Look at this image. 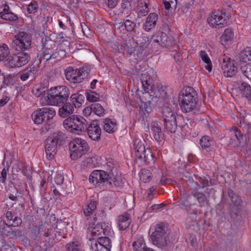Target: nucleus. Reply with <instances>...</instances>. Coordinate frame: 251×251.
Segmentation results:
<instances>
[{
	"label": "nucleus",
	"instance_id": "obj_3",
	"mask_svg": "<svg viewBox=\"0 0 251 251\" xmlns=\"http://www.w3.org/2000/svg\"><path fill=\"white\" fill-rule=\"evenodd\" d=\"M90 121L82 116L73 115L67 118L63 122L64 127L68 131L76 134H80L86 131L87 126Z\"/></svg>",
	"mask_w": 251,
	"mask_h": 251
},
{
	"label": "nucleus",
	"instance_id": "obj_24",
	"mask_svg": "<svg viewBox=\"0 0 251 251\" xmlns=\"http://www.w3.org/2000/svg\"><path fill=\"white\" fill-rule=\"evenodd\" d=\"M7 223L11 224L14 227H18L22 223L21 217H19L17 213L11 211H7L4 213Z\"/></svg>",
	"mask_w": 251,
	"mask_h": 251
},
{
	"label": "nucleus",
	"instance_id": "obj_16",
	"mask_svg": "<svg viewBox=\"0 0 251 251\" xmlns=\"http://www.w3.org/2000/svg\"><path fill=\"white\" fill-rule=\"evenodd\" d=\"M110 231L107 229H104L101 224L96 225L92 229L91 235L93 239L91 241V245L95 243H100L101 240L107 239L109 241V244L111 245V240L107 236L110 235Z\"/></svg>",
	"mask_w": 251,
	"mask_h": 251
},
{
	"label": "nucleus",
	"instance_id": "obj_54",
	"mask_svg": "<svg viewBox=\"0 0 251 251\" xmlns=\"http://www.w3.org/2000/svg\"><path fill=\"white\" fill-rule=\"evenodd\" d=\"M119 0H104V3L109 8H114L118 4Z\"/></svg>",
	"mask_w": 251,
	"mask_h": 251
},
{
	"label": "nucleus",
	"instance_id": "obj_36",
	"mask_svg": "<svg viewBox=\"0 0 251 251\" xmlns=\"http://www.w3.org/2000/svg\"><path fill=\"white\" fill-rule=\"evenodd\" d=\"M162 117L164 122L171 119H173L179 116L176 113L173 111L168 106H164L162 110Z\"/></svg>",
	"mask_w": 251,
	"mask_h": 251
},
{
	"label": "nucleus",
	"instance_id": "obj_23",
	"mask_svg": "<svg viewBox=\"0 0 251 251\" xmlns=\"http://www.w3.org/2000/svg\"><path fill=\"white\" fill-rule=\"evenodd\" d=\"M145 42V39H143L142 36L133 35L131 39L126 41L125 45L129 51L132 53L135 50V48L137 45H142Z\"/></svg>",
	"mask_w": 251,
	"mask_h": 251
},
{
	"label": "nucleus",
	"instance_id": "obj_58",
	"mask_svg": "<svg viewBox=\"0 0 251 251\" xmlns=\"http://www.w3.org/2000/svg\"><path fill=\"white\" fill-rule=\"evenodd\" d=\"M130 3L128 0H123L121 3V8L123 10H128L130 7Z\"/></svg>",
	"mask_w": 251,
	"mask_h": 251
},
{
	"label": "nucleus",
	"instance_id": "obj_52",
	"mask_svg": "<svg viewBox=\"0 0 251 251\" xmlns=\"http://www.w3.org/2000/svg\"><path fill=\"white\" fill-rule=\"evenodd\" d=\"M46 91L45 87L39 86H35L32 90L34 95L36 97H39L44 94Z\"/></svg>",
	"mask_w": 251,
	"mask_h": 251
},
{
	"label": "nucleus",
	"instance_id": "obj_51",
	"mask_svg": "<svg viewBox=\"0 0 251 251\" xmlns=\"http://www.w3.org/2000/svg\"><path fill=\"white\" fill-rule=\"evenodd\" d=\"M86 98L89 101L96 102L99 100V95L94 92L90 91L86 93Z\"/></svg>",
	"mask_w": 251,
	"mask_h": 251
},
{
	"label": "nucleus",
	"instance_id": "obj_42",
	"mask_svg": "<svg viewBox=\"0 0 251 251\" xmlns=\"http://www.w3.org/2000/svg\"><path fill=\"white\" fill-rule=\"evenodd\" d=\"M140 179L144 183L149 182L151 178V172L149 170L142 169L139 173Z\"/></svg>",
	"mask_w": 251,
	"mask_h": 251
},
{
	"label": "nucleus",
	"instance_id": "obj_25",
	"mask_svg": "<svg viewBox=\"0 0 251 251\" xmlns=\"http://www.w3.org/2000/svg\"><path fill=\"white\" fill-rule=\"evenodd\" d=\"M100 243H95L91 245L90 249L92 251H110L111 245L109 244V241L106 239L103 240H100Z\"/></svg>",
	"mask_w": 251,
	"mask_h": 251
},
{
	"label": "nucleus",
	"instance_id": "obj_27",
	"mask_svg": "<svg viewBox=\"0 0 251 251\" xmlns=\"http://www.w3.org/2000/svg\"><path fill=\"white\" fill-rule=\"evenodd\" d=\"M131 222L130 214L125 212L123 214L118 217V225L120 230H126L130 225Z\"/></svg>",
	"mask_w": 251,
	"mask_h": 251
},
{
	"label": "nucleus",
	"instance_id": "obj_61",
	"mask_svg": "<svg viewBox=\"0 0 251 251\" xmlns=\"http://www.w3.org/2000/svg\"><path fill=\"white\" fill-rule=\"evenodd\" d=\"M92 112H93V109L91 104L90 106H88L84 108L83 111V113L84 116L87 117L90 116Z\"/></svg>",
	"mask_w": 251,
	"mask_h": 251
},
{
	"label": "nucleus",
	"instance_id": "obj_18",
	"mask_svg": "<svg viewBox=\"0 0 251 251\" xmlns=\"http://www.w3.org/2000/svg\"><path fill=\"white\" fill-rule=\"evenodd\" d=\"M14 226L11 224H7L0 218V234L11 238L20 237L22 235L21 230L13 228Z\"/></svg>",
	"mask_w": 251,
	"mask_h": 251
},
{
	"label": "nucleus",
	"instance_id": "obj_43",
	"mask_svg": "<svg viewBox=\"0 0 251 251\" xmlns=\"http://www.w3.org/2000/svg\"><path fill=\"white\" fill-rule=\"evenodd\" d=\"M19 58V63L20 64V67L26 64L29 59V55L25 52H21L17 53Z\"/></svg>",
	"mask_w": 251,
	"mask_h": 251
},
{
	"label": "nucleus",
	"instance_id": "obj_56",
	"mask_svg": "<svg viewBox=\"0 0 251 251\" xmlns=\"http://www.w3.org/2000/svg\"><path fill=\"white\" fill-rule=\"evenodd\" d=\"M200 56L202 60L205 63H210L211 60L208 57L206 52L204 50H201L200 52Z\"/></svg>",
	"mask_w": 251,
	"mask_h": 251
},
{
	"label": "nucleus",
	"instance_id": "obj_20",
	"mask_svg": "<svg viewBox=\"0 0 251 251\" xmlns=\"http://www.w3.org/2000/svg\"><path fill=\"white\" fill-rule=\"evenodd\" d=\"M86 131L89 137L92 140L96 141L100 140L101 129L98 120L90 121L87 126Z\"/></svg>",
	"mask_w": 251,
	"mask_h": 251
},
{
	"label": "nucleus",
	"instance_id": "obj_26",
	"mask_svg": "<svg viewBox=\"0 0 251 251\" xmlns=\"http://www.w3.org/2000/svg\"><path fill=\"white\" fill-rule=\"evenodd\" d=\"M183 120L181 116H178L175 119L164 122L165 128L171 133H175L176 131L178 126H181L179 124L180 121Z\"/></svg>",
	"mask_w": 251,
	"mask_h": 251
},
{
	"label": "nucleus",
	"instance_id": "obj_62",
	"mask_svg": "<svg viewBox=\"0 0 251 251\" xmlns=\"http://www.w3.org/2000/svg\"><path fill=\"white\" fill-rule=\"evenodd\" d=\"M9 100V98L7 96H3L2 98L0 100V106H3Z\"/></svg>",
	"mask_w": 251,
	"mask_h": 251
},
{
	"label": "nucleus",
	"instance_id": "obj_40",
	"mask_svg": "<svg viewBox=\"0 0 251 251\" xmlns=\"http://www.w3.org/2000/svg\"><path fill=\"white\" fill-rule=\"evenodd\" d=\"M228 197L230 198L232 203L235 206H240L242 203V201L240 196L235 194L231 189H228L227 191Z\"/></svg>",
	"mask_w": 251,
	"mask_h": 251
},
{
	"label": "nucleus",
	"instance_id": "obj_37",
	"mask_svg": "<svg viewBox=\"0 0 251 251\" xmlns=\"http://www.w3.org/2000/svg\"><path fill=\"white\" fill-rule=\"evenodd\" d=\"M234 34L232 29L226 28L220 38V41L223 45L230 42L233 39Z\"/></svg>",
	"mask_w": 251,
	"mask_h": 251
},
{
	"label": "nucleus",
	"instance_id": "obj_13",
	"mask_svg": "<svg viewBox=\"0 0 251 251\" xmlns=\"http://www.w3.org/2000/svg\"><path fill=\"white\" fill-rule=\"evenodd\" d=\"M55 110L51 107H44L38 109L32 114V118L34 123L41 124L47 123L55 115Z\"/></svg>",
	"mask_w": 251,
	"mask_h": 251
},
{
	"label": "nucleus",
	"instance_id": "obj_6",
	"mask_svg": "<svg viewBox=\"0 0 251 251\" xmlns=\"http://www.w3.org/2000/svg\"><path fill=\"white\" fill-rule=\"evenodd\" d=\"M168 228L167 225L163 223L157 224L155 228L154 231L151 235L152 243L160 248L167 246L168 240L167 237L168 235Z\"/></svg>",
	"mask_w": 251,
	"mask_h": 251
},
{
	"label": "nucleus",
	"instance_id": "obj_1",
	"mask_svg": "<svg viewBox=\"0 0 251 251\" xmlns=\"http://www.w3.org/2000/svg\"><path fill=\"white\" fill-rule=\"evenodd\" d=\"M112 168L108 173L102 170L94 171L90 175V182L95 184H102L107 189L120 186L121 181L119 177L114 175V167Z\"/></svg>",
	"mask_w": 251,
	"mask_h": 251
},
{
	"label": "nucleus",
	"instance_id": "obj_57",
	"mask_svg": "<svg viewBox=\"0 0 251 251\" xmlns=\"http://www.w3.org/2000/svg\"><path fill=\"white\" fill-rule=\"evenodd\" d=\"M7 172H8V169L3 168L0 173V181L2 183H4L6 181Z\"/></svg>",
	"mask_w": 251,
	"mask_h": 251
},
{
	"label": "nucleus",
	"instance_id": "obj_46",
	"mask_svg": "<svg viewBox=\"0 0 251 251\" xmlns=\"http://www.w3.org/2000/svg\"><path fill=\"white\" fill-rule=\"evenodd\" d=\"M93 112L99 116H102L104 114V109L103 107L98 103L92 104Z\"/></svg>",
	"mask_w": 251,
	"mask_h": 251
},
{
	"label": "nucleus",
	"instance_id": "obj_29",
	"mask_svg": "<svg viewBox=\"0 0 251 251\" xmlns=\"http://www.w3.org/2000/svg\"><path fill=\"white\" fill-rule=\"evenodd\" d=\"M158 19V15L155 13H150L147 17L145 23L143 25L144 29L149 31L154 28Z\"/></svg>",
	"mask_w": 251,
	"mask_h": 251
},
{
	"label": "nucleus",
	"instance_id": "obj_15",
	"mask_svg": "<svg viewBox=\"0 0 251 251\" xmlns=\"http://www.w3.org/2000/svg\"><path fill=\"white\" fill-rule=\"evenodd\" d=\"M66 79L71 83H80L87 76L88 73L83 69L74 70L69 68L65 71Z\"/></svg>",
	"mask_w": 251,
	"mask_h": 251
},
{
	"label": "nucleus",
	"instance_id": "obj_32",
	"mask_svg": "<svg viewBox=\"0 0 251 251\" xmlns=\"http://www.w3.org/2000/svg\"><path fill=\"white\" fill-rule=\"evenodd\" d=\"M37 71L38 69L35 66L28 67L20 74V77L23 81L26 80L29 77L33 78Z\"/></svg>",
	"mask_w": 251,
	"mask_h": 251
},
{
	"label": "nucleus",
	"instance_id": "obj_49",
	"mask_svg": "<svg viewBox=\"0 0 251 251\" xmlns=\"http://www.w3.org/2000/svg\"><path fill=\"white\" fill-rule=\"evenodd\" d=\"M141 111L140 112V114L142 115L143 117H144L143 114H144V116L146 117L148 116L146 115L145 112H146L147 114H148L152 111V109L150 102H144L141 105Z\"/></svg>",
	"mask_w": 251,
	"mask_h": 251
},
{
	"label": "nucleus",
	"instance_id": "obj_33",
	"mask_svg": "<svg viewBox=\"0 0 251 251\" xmlns=\"http://www.w3.org/2000/svg\"><path fill=\"white\" fill-rule=\"evenodd\" d=\"M192 195L197 200L200 206H203L205 204H208L209 201L206 196L202 192H199L198 188H195L192 192Z\"/></svg>",
	"mask_w": 251,
	"mask_h": 251
},
{
	"label": "nucleus",
	"instance_id": "obj_55",
	"mask_svg": "<svg viewBox=\"0 0 251 251\" xmlns=\"http://www.w3.org/2000/svg\"><path fill=\"white\" fill-rule=\"evenodd\" d=\"M136 242H134L133 243V246L134 248V251H155L151 249L146 247L145 244H141L140 248L138 247V248H136Z\"/></svg>",
	"mask_w": 251,
	"mask_h": 251
},
{
	"label": "nucleus",
	"instance_id": "obj_22",
	"mask_svg": "<svg viewBox=\"0 0 251 251\" xmlns=\"http://www.w3.org/2000/svg\"><path fill=\"white\" fill-rule=\"evenodd\" d=\"M221 68L224 75L227 77H232L237 72V68L234 65V61L229 58L223 59Z\"/></svg>",
	"mask_w": 251,
	"mask_h": 251
},
{
	"label": "nucleus",
	"instance_id": "obj_11",
	"mask_svg": "<svg viewBox=\"0 0 251 251\" xmlns=\"http://www.w3.org/2000/svg\"><path fill=\"white\" fill-rule=\"evenodd\" d=\"M144 142V140L141 141L138 139L134 141L133 147L135 155L139 159H142L143 157L147 164H153L155 162L154 157L150 149H145Z\"/></svg>",
	"mask_w": 251,
	"mask_h": 251
},
{
	"label": "nucleus",
	"instance_id": "obj_59",
	"mask_svg": "<svg viewBox=\"0 0 251 251\" xmlns=\"http://www.w3.org/2000/svg\"><path fill=\"white\" fill-rule=\"evenodd\" d=\"M31 233L35 237H37L40 233V226H33L31 228Z\"/></svg>",
	"mask_w": 251,
	"mask_h": 251
},
{
	"label": "nucleus",
	"instance_id": "obj_47",
	"mask_svg": "<svg viewBox=\"0 0 251 251\" xmlns=\"http://www.w3.org/2000/svg\"><path fill=\"white\" fill-rule=\"evenodd\" d=\"M67 251H82L77 242H71L66 245Z\"/></svg>",
	"mask_w": 251,
	"mask_h": 251
},
{
	"label": "nucleus",
	"instance_id": "obj_21",
	"mask_svg": "<svg viewBox=\"0 0 251 251\" xmlns=\"http://www.w3.org/2000/svg\"><path fill=\"white\" fill-rule=\"evenodd\" d=\"M230 139L229 145L233 147H241L244 142V134L236 126L232 127L229 130Z\"/></svg>",
	"mask_w": 251,
	"mask_h": 251
},
{
	"label": "nucleus",
	"instance_id": "obj_44",
	"mask_svg": "<svg viewBox=\"0 0 251 251\" xmlns=\"http://www.w3.org/2000/svg\"><path fill=\"white\" fill-rule=\"evenodd\" d=\"M0 15L1 19L13 22L16 21L18 19V16L10 12H1L0 13Z\"/></svg>",
	"mask_w": 251,
	"mask_h": 251
},
{
	"label": "nucleus",
	"instance_id": "obj_45",
	"mask_svg": "<svg viewBox=\"0 0 251 251\" xmlns=\"http://www.w3.org/2000/svg\"><path fill=\"white\" fill-rule=\"evenodd\" d=\"M9 54V48L6 44L0 46V62L4 61Z\"/></svg>",
	"mask_w": 251,
	"mask_h": 251
},
{
	"label": "nucleus",
	"instance_id": "obj_7",
	"mask_svg": "<svg viewBox=\"0 0 251 251\" xmlns=\"http://www.w3.org/2000/svg\"><path fill=\"white\" fill-rule=\"evenodd\" d=\"M141 82L145 92L152 97V100L153 98L162 99L165 97L166 93L162 88L159 89L156 88L153 84L152 78L148 75L142 74Z\"/></svg>",
	"mask_w": 251,
	"mask_h": 251
},
{
	"label": "nucleus",
	"instance_id": "obj_30",
	"mask_svg": "<svg viewBox=\"0 0 251 251\" xmlns=\"http://www.w3.org/2000/svg\"><path fill=\"white\" fill-rule=\"evenodd\" d=\"M238 89L242 97L251 101V86L247 82H241L238 85Z\"/></svg>",
	"mask_w": 251,
	"mask_h": 251
},
{
	"label": "nucleus",
	"instance_id": "obj_8",
	"mask_svg": "<svg viewBox=\"0 0 251 251\" xmlns=\"http://www.w3.org/2000/svg\"><path fill=\"white\" fill-rule=\"evenodd\" d=\"M70 157L75 160L85 154L88 151V145L83 139L75 138L72 140L69 145Z\"/></svg>",
	"mask_w": 251,
	"mask_h": 251
},
{
	"label": "nucleus",
	"instance_id": "obj_48",
	"mask_svg": "<svg viewBox=\"0 0 251 251\" xmlns=\"http://www.w3.org/2000/svg\"><path fill=\"white\" fill-rule=\"evenodd\" d=\"M165 8L166 10L176 9L177 5L176 0H163Z\"/></svg>",
	"mask_w": 251,
	"mask_h": 251
},
{
	"label": "nucleus",
	"instance_id": "obj_64",
	"mask_svg": "<svg viewBox=\"0 0 251 251\" xmlns=\"http://www.w3.org/2000/svg\"><path fill=\"white\" fill-rule=\"evenodd\" d=\"M56 183L61 184L63 183L64 177L60 175H57L56 176Z\"/></svg>",
	"mask_w": 251,
	"mask_h": 251
},
{
	"label": "nucleus",
	"instance_id": "obj_34",
	"mask_svg": "<svg viewBox=\"0 0 251 251\" xmlns=\"http://www.w3.org/2000/svg\"><path fill=\"white\" fill-rule=\"evenodd\" d=\"M84 96L79 93L73 94L71 96L70 100L72 104L75 108H79L84 101Z\"/></svg>",
	"mask_w": 251,
	"mask_h": 251
},
{
	"label": "nucleus",
	"instance_id": "obj_41",
	"mask_svg": "<svg viewBox=\"0 0 251 251\" xmlns=\"http://www.w3.org/2000/svg\"><path fill=\"white\" fill-rule=\"evenodd\" d=\"M97 202L95 200H90V202L85 205L83 209L84 214L86 216H91L96 209Z\"/></svg>",
	"mask_w": 251,
	"mask_h": 251
},
{
	"label": "nucleus",
	"instance_id": "obj_35",
	"mask_svg": "<svg viewBox=\"0 0 251 251\" xmlns=\"http://www.w3.org/2000/svg\"><path fill=\"white\" fill-rule=\"evenodd\" d=\"M18 56L17 54H13L11 55L8 56L5 59L4 61L6 62V65L9 68H19L20 67V64L19 63Z\"/></svg>",
	"mask_w": 251,
	"mask_h": 251
},
{
	"label": "nucleus",
	"instance_id": "obj_9",
	"mask_svg": "<svg viewBox=\"0 0 251 251\" xmlns=\"http://www.w3.org/2000/svg\"><path fill=\"white\" fill-rule=\"evenodd\" d=\"M60 53L64 55V51L62 50L56 51V45L52 41H46L42 45V53L39 58V61L45 60L46 61L51 59L59 60L61 58Z\"/></svg>",
	"mask_w": 251,
	"mask_h": 251
},
{
	"label": "nucleus",
	"instance_id": "obj_19",
	"mask_svg": "<svg viewBox=\"0 0 251 251\" xmlns=\"http://www.w3.org/2000/svg\"><path fill=\"white\" fill-rule=\"evenodd\" d=\"M153 42L166 48L172 47L175 43L173 37L169 36L166 33L160 31L157 32L154 36Z\"/></svg>",
	"mask_w": 251,
	"mask_h": 251
},
{
	"label": "nucleus",
	"instance_id": "obj_17",
	"mask_svg": "<svg viewBox=\"0 0 251 251\" xmlns=\"http://www.w3.org/2000/svg\"><path fill=\"white\" fill-rule=\"evenodd\" d=\"M239 65L242 73L247 72L250 74L251 71V48L247 47L239 54Z\"/></svg>",
	"mask_w": 251,
	"mask_h": 251
},
{
	"label": "nucleus",
	"instance_id": "obj_10",
	"mask_svg": "<svg viewBox=\"0 0 251 251\" xmlns=\"http://www.w3.org/2000/svg\"><path fill=\"white\" fill-rule=\"evenodd\" d=\"M207 22L213 27L222 28L229 25L228 15L225 9L214 10L208 17Z\"/></svg>",
	"mask_w": 251,
	"mask_h": 251
},
{
	"label": "nucleus",
	"instance_id": "obj_28",
	"mask_svg": "<svg viewBox=\"0 0 251 251\" xmlns=\"http://www.w3.org/2000/svg\"><path fill=\"white\" fill-rule=\"evenodd\" d=\"M151 130L155 140L159 143L162 142L164 139V134L159 123L153 122L151 124Z\"/></svg>",
	"mask_w": 251,
	"mask_h": 251
},
{
	"label": "nucleus",
	"instance_id": "obj_60",
	"mask_svg": "<svg viewBox=\"0 0 251 251\" xmlns=\"http://www.w3.org/2000/svg\"><path fill=\"white\" fill-rule=\"evenodd\" d=\"M107 46L111 49V50L113 52H115L118 50L119 47L116 45L113 42H109L107 43Z\"/></svg>",
	"mask_w": 251,
	"mask_h": 251
},
{
	"label": "nucleus",
	"instance_id": "obj_39",
	"mask_svg": "<svg viewBox=\"0 0 251 251\" xmlns=\"http://www.w3.org/2000/svg\"><path fill=\"white\" fill-rule=\"evenodd\" d=\"M213 141L211 138L207 135L203 136L200 140V144L201 149L206 151H210L209 149Z\"/></svg>",
	"mask_w": 251,
	"mask_h": 251
},
{
	"label": "nucleus",
	"instance_id": "obj_5",
	"mask_svg": "<svg viewBox=\"0 0 251 251\" xmlns=\"http://www.w3.org/2000/svg\"><path fill=\"white\" fill-rule=\"evenodd\" d=\"M66 138L64 133L58 131L54 132L47 139L45 144V152L48 158L50 159L54 158L57 152V147L63 144Z\"/></svg>",
	"mask_w": 251,
	"mask_h": 251
},
{
	"label": "nucleus",
	"instance_id": "obj_2",
	"mask_svg": "<svg viewBox=\"0 0 251 251\" xmlns=\"http://www.w3.org/2000/svg\"><path fill=\"white\" fill-rule=\"evenodd\" d=\"M197 94L193 88L188 86L179 94L178 101L183 112H190L196 108Z\"/></svg>",
	"mask_w": 251,
	"mask_h": 251
},
{
	"label": "nucleus",
	"instance_id": "obj_38",
	"mask_svg": "<svg viewBox=\"0 0 251 251\" xmlns=\"http://www.w3.org/2000/svg\"><path fill=\"white\" fill-rule=\"evenodd\" d=\"M103 129L107 133H112L115 132L117 128V123L111 121L110 119L106 118L104 120Z\"/></svg>",
	"mask_w": 251,
	"mask_h": 251
},
{
	"label": "nucleus",
	"instance_id": "obj_50",
	"mask_svg": "<svg viewBox=\"0 0 251 251\" xmlns=\"http://www.w3.org/2000/svg\"><path fill=\"white\" fill-rule=\"evenodd\" d=\"M195 184L197 186L196 188H198V189L199 188L203 189L209 186V181L205 177H200L198 181L196 182Z\"/></svg>",
	"mask_w": 251,
	"mask_h": 251
},
{
	"label": "nucleus",
	"instance_id": "obj_14",
	"mask_svg": "<svg viewBox=\"0 0 251 251\" xmlns=\"http://www.w3.org/2000/svg\"><path fill=\"white\" fill-rule=\"evenodd\" d=\"M128 17L129 16H127L126 19H124L123 21L115 24L117 29L120 32L126 31L131 33L132 35H137L138 36H142L143 33L138 30V27L136 24L127 19Z\"/></svg>",
	"mask_w": 251,
	"mask_h": 251
},
{
	"label": "nucleus",
	"instance_id": "obj_63",
	"mask_svg": "<svg viewBox=\"0 0 251 251\" xmlns=\"http://www.w3.org/2000/svg\"><path fill=\"white\" fill-rule=\"evenodd\" d=\"M171 181H172L171 179H169L163 176L161 177V178L160 180V183L161 184H169Z\"/></svg>",
	"mask_w": 251,
	"mask_h": 251
},
{
	"label": "nucleus",
	"instance_id": "obj_53",
	"mask_svg": "<svg viewBox=\"0 0 251 251\" xmlns=\"http://www.w3.org/2000/svg\"><path fill=\"white\" fill-rule=\"evenodd\" d=\"M38 8V5L37 2L33 1L28 4L27 10L29 13H35L37 11Z\"/></svg>",
	"mask_w": 251,
	"mask_h": 251
},
{
	"label": "nucleus",
	"instance_id": "obj_12",
	"mask_svg": "<svg viewBox=\"0 0 251 251\" xmlns=\"http://www.w3.org/2000/svg\"><path fill=\"white\" fill-rule=\"evenodd\" d=\"M31 37L25 32H20L14 36L11 47L17 51L25 50L30 48Z\"/></svg>",
	"mask_w": 251,
	"mask_h": 251
},
{
	"label": "nucleus",
	"instance_id": "obj_4",
	"mask_svg": "<svg viewBox=\"0 0 251 251\" xmlns=\"http://www.w3.org/2000/svg\"><path fill=\"white\" fill-rule=\"evenodd\" d=\"M70 95L69 88L64 85L58 86L50 89L48 93V104L60 106L67 102Z\"/></svg>",
	"mask_w": 251,
	"mask_h": 251
},
{
	"label": "nucleus",
	"instance_id": "obj_31",
	"mask_svg": "<svg viewBox=\"0 0 251 251\" xmlns=\"http://www.w3.org/2000/svg\"><path fill=\"white\" fill-rule=\"evenodd\" d=\"M74 112V107L72 104L69 102H65L62 104L61 107L59 109V115L65 118L72 114Z\"/></svg>",
	"mask_w": 251,
	"mask_h": 251
}]
</instances>
